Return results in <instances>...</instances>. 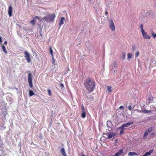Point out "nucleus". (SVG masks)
<instances>
[{"instance_id":"nucleus-31","label":"nucleus","mask_w":156,"mask_h":156,"mask_svg":"<svg viewBox=\"0 0 156 156\" xmlns=\"http://www.w3.org/2000/svg\"><path fill=\"white\" fill-rule=\"evenodd\" d=\"M30 23L32 24L33 25H34L35 24V23L34 22V20H32L30 22Z\"/></svg>"},{"instance_id":"nucleus-7","label":"nucleus","mask_w":156,"mask_h":156,"mask_svg":"<svg viewBox=\"0 0 156 156\" xmlns=\"http://www.w3.org/2000/svg\"><path fill=\"white\" fill-rule=\"evenodd\" d=\"M109 26L111 30L112 31L115 30V27L112 20H111L110 21Z\"/></svg>"},{"instance_id":"nucleus-43","label":"nucleus","mask_w":156,"mask_h":156,"mask_svg":"<svg viewBox=\"0 0 156 156\" xmlns=\"http://www.w3.org/2000/svg\"><path fill=\"white\" fill-rule=\"evenodd\" d=\"M113 156H115V155H113Z\"/></svg>"},{"instance_id":"nucleus-21","label":"nucleus","mask_w":156,"mask_h":156,"mask_svg":"<svg viewBox=\"0 0 156 156\" xmlns=\"http://www.w3.org/2000/svg\"><path fill=\"white\" fill-rule=\"evenodd\" d=\"M153 128L152 127H151L149 128L146 131L148 133H150L153 130Z\"/></svg>"},{"instance_id":"nucleus-42","label":"nucleus","mask_w":156,"mask_h":156,"mask_svg":"<svg viewBox=\"0 0 156 156\" xmlns=\"http://www.w3.org/2000/svg\"><path fill=\"white\" fill-rule=\"evenodd\" d=\"M81 156H85V155H82Z\"/></svg>"},{"instance_id":"nucleus-8","label":"nucleus","mask_w":156,"mask_h":156,"mask_svg":"<svg viewBox=\"0 0 156 156\" xmlns=\"http://www.w3.org/2000/svg\"><path fill=\"white\" fill-rule=\"evenodd\" d=\"M8 13L10 17L12 16V8L11 5H9L8 8Z\"/></svg>"},{"instance_id":"nucleus-3","label":"nucleus","mask_w":156,"mask_h":156,"mask_svg":"<svg viewBox=\"0 0 156 156\" xmlns=\"http://www.w3.org/2000/svg\"><path fill=\"white\" fill-rule=\"evenodd\" d=\"M28 76V81L29 84V86L30 88H33V85L32 81V75L31 73H29Z\"/></svg>"},{"instance_id":"nucleus-36","label":"nucleus","mask_w":156,"mask_h":156,"mask_svg":"<svg viewBox=\"0 0 156 156\" xmlns=\"http://www.w3.org/2000/svg\"><path fill=\"white\" fill-rule=\"evenodd\" d=\"M119 108L120 109H122V110H123L124 109V107L122 106H120Z\"/></svg>"},{"instance_id":"nucleus-11","label":"nucleus","mask_w":156,"mask_h":156,"mask_svg":"<svg viewBox=\"0 0 156 156\" xmlns=\"http://www.w3.org/2000/svg\"><path fill=\"white\" fill-rule=\"evenodd\" d=\"M153 150H150L149 151L146 152L142 156H148L150 155L151 153L153 152Z\"/></svg>"},{"instance_id":"nucleus-30","label":"nucleus","mask_w":156,"mask_h":156,"mask_svg":"<svg viewBox=\"0 0 156 156\" xmlns=\"http://www.w3.org/2000/svg\"><path fill=\"white\" fill-rule=\"evenodd\" d=\"M81 110L82 112L85 111L84 107L83 105L81 106Z\"/></svg>"},{"instance_id":"nucleus-9","label":"nucleus","mask_w":156,"mask_h":156,"mask_svg":"<svg viewBox=\"0 0 156 156\" xmlns=\"http://www.w3.org/2000/svg\"><path fill=\"white\" fill-rule=\"evenodd\" d=\"M66 20L63 17H62L59 21V25L60 27L64 23V22Z\"/></svg>"},{"instance_id":"nucleus-29","label":"nucleus","mask_w":156,"mask_h":156,"mask_svg":"<svg viewBox=\"0 0 156 156\" xmlns=\"http://www.w3.org/2000/svg\"><path fill=\"white\" fill-rule=\"evenodd\" d=\"M151 35L152 37L154 38H155L156 37V34H155L154 33H151Z\"/></svg>"},{"instance_id":"nucleus-10","label":"nucleus","mask_w":156,"mask_h":156,"mask_svg":"<svg viewBox=\"0 0 156 156\" xmlns=\"http://www.w3.org/2000/svg\"><path fill=\"white\" fill-rule=\"evenodd\" d=\"M116 135V133H115L109 132L108 134V137L110 139L112 137L115 136Z\"/></svg>"},{"instance_id":"nucleus-2","label":"nucleus","mask_w":156,"mask_h":156,"mask_svg":"<svg viewBox=\"0 0 156 156\" xmlns=\"http://www.w3.org/2000/svg\"><path fill=\"white\" fill-rule=\"evenodd\" d=\"M55 16V13L49 14L42 17V19L47 23H52L54 21Z\"/></svg>"},{"instance_id":"nucleus-19","label":"nucleus","mask_w":156,"mask_h":156,"mask_svg":"<svg viewBox=\"0 0 156 156\" xmlns=\"http://www.w3.org/2000/svg\"><path fill=\"white\" fill-rule=\"evenodd\" d=\"M148 133L146 131L145 132L143 136V138L144 139H145V138L148 135Z\"/></svg>"},{"instance_id":"nucleus-39","label":"nucleus","mask_w":156,"mask_h":156,"mask_svg":"<svg viewBox=\"0 0 156 156\" xmlns=\"http://www.w3.org/2000/svg\"><path fill=\"white\" fill-rule=\"evenodd\" d=\"M7 41H5L4 42V44L5 45H7Z\"/></svg>"},{"instance_id":"nucleus-17","label":"nucleus","mask_w":156,"mask_h":156,"mask_svg":"<svg viewBox=\"0 0 156 156\" xmlns=\"http://www.w3.org/2000/svg\"><path fill=\"white\" fill-rule=\"evenodd\" d=\"M34 94L32 90H30L29 91V95L30 97L34 95Z\"/></svg>"},{"instance_id":"nucleus-41","label":"nucleus","mask_w":156,"mask_h":156,"mask_svg":"<svg viewBox=\"0 0 156 156\" xmlns=\"http://www.w3.org/2000/svg\"><path fill=\"white\" fill-rule=\"evenodd\" d=\"M33 20H34V22L35 23V22H36V21H35V20L34 19H34L33 18Z\"/></svg>"},{"instance_id":"nucleus-12","label":"nucleus","mask_w":156,"mask_h":156,"mask_svg":"<svg viewBox=\"0 0 156 156\" xmlns=\"http://www.w3.org/2000/svg\"><path fill=\"white\" fill-rule=\"evenodd\" d=\"M153 99V97L152 96H150L148 98V100L146 101L147 104H149L150 102H151Z\"/></svg>"},{"instance_id":"nucleus-23","label":"nucleus","mask_w":156,"mask_h":156,"mask_svg":"<svg viewBox=\"0 0 156 156\" xmlns=\"http://www.w3.org/2000/svg\"><path fill=\"white\" fill-rule=\"evenodd\" d=\"M108 90V91L111 92L112 91V87L109 86H107Z\"/></svg>"},{"instance_id":"nucleus-32","label":"nucleus","mask_w":156,"mask_h":156,"mask_svg":"<svg viewBox=\"0 0 156 156\" xmlns=\"http://www.w3.org/2000/svg\"><path fill=\"white\" fill-rule=\"evenodd\" d=\"M123 59L124 60L125 58V53H123L122 54Z\"/></svg>"},{"instance_id":"nucleus-34","label":"nucleus","mask_w":156,"mask_h":156,"mask_svg":"<svg viewBox=\"0 0 156 156\" xmlns=\"http://www.w3.org/2000/svg\"><path fill=\"white\" fill-rule=\"evenodd\" d=\"M139 52L138 51H137L136 52V57H138L139 55Z\"/></svg>"},{"instance_id":"nucleus-1","label":"nucleus","mask_w":156,"mask_h":156,"mask_svg":"<svg viewBox=\"0 0 156 156\" xmlns=\"http://www.w3.org/2000/svg\"><path fill=\"white\" fill-rule=\"evenodd\" d=\"M84 85L89 93L92 92L95 87L94 81L89 78L86 79L84 82Z\"/></svg>"},{"instance_id":"nucleus-40","label":"nucleus","mask_w":156,"mask_h":156,"mask_svg":"<svg viewBox=\"0 0 156 156\" xmlns=\"http://www.w3.org/2000/svg\"><path fill=\"white\" fill-rule=\"evenodd\" d=\"M105 14L106 15H108V12L107 11H106Z\"/></svg>"},{"instance_id":"nucleus-20","label":"nucleus","mask_w":156,"mask_h":156,"mask_svg":"<svg viewBox=\"0 0 156 156\" xmlns=\"http://www.w3.org/2000/svg\"><path fill=\"white\" fill-rule=\"evenodd\" d=\"M55 60L53 56H52V59H51V62L52 63L53 65H55Z\"/></svg>"},{"instance_id":"nucleus-6","label":"nucleus","mask_w":156,"mask_h":156,"mask_svg":"<svg viewBox=\"0 0 156 156\" xmlns=\"http://www.w3.org/2000/svg\"><path fill=\"white\" fill-rule=\"evenodd\" d=\"M127 127V123L122 124L121 126L118 128V129L121 130L120 132L121 134H123L124 130V127Z\"/></svg>"},{"instance_id":"nucleus-5","label":"nucleus","mask_w":156,"mask_h":156,"mask_svg":"<svg viewBox=\"0 0 156 156\" xmlns=\"http://www.w3.org/2000/svg\"><path fill=\"white\" fill-rule=\"evenodd\" d=\"M143 37L145 39H150L151 36L145 30L141 32Z\"/></svg>"},{"instance_id":"nucleus-4","label":"nucleus","mask_w":156,"mask_h":156,"mask_svg":"<svg viewBox=\"0 0 156 156\" xmlns=\"http://www.w3.org/2000/svg\"><path fill=\"white\" fill-rule=\"evenodd\" d=\"M24 54L25 59L27 60V62L28 63H30L31 60L30 54L27 51H25Z\"/></svg>"},{"instance_id":"nucleus-15","label":"nucleus","mask_w":156,"mask_h":156,"mask_svg":"<svg viewBox=\"0 0 156 156\" xmlns=\"http://www.w3.org/2000/svg\"><path fill=\"white\" fill-rule=\"evenodd\" d=\"M123 153V150L122 149L119 151V152L116 153L115 155H114L115 156H119L122 153Z\"/></svg>"},{"instance_id":"nucleus-35","label":"nucleus","mask_w":156,"mask_h":156,"mask_svg":"<svg viewBox=\"0 0 156 156\" xmlns=\"http://www.w3.org/2000/svg\"><path fill=\"white\" fill-rule=\"evenodd\" d=\"M143 112L144 113H147L150 112V111L147 110H144L143 111Z\"/></svg>"},{"instance_id":"nucleus-26","label":"nucleus","mask_w":156,"mask_h":156,"mask_svg":"<svg viewBox=\"0 0 156 156\" xmlns=\"http://www.w3.org/2000/svg\"><path fill=\"white\" fill-rule=\"evenodd\" d=\"M50 53L51 55L52 56H53V50H52V48L51 47H50Z\"/></svg>"},{"instance_id":"nucleus-22","label":"nucleus","mask_w":156,"mask_h":156,"mask_svg":"<svg viewBox=\"0 0 156 156\" xmlns=\"http://www.w3.org/2000/svg\"><path fill=\"white\" fill-rule=\"evenodd\" d=\"M134 107V106L133 105H130L128 107V109L130 111H132L133 110Z\"/></svg>"},{"instance_id":"nucleus-24","label":"nucleus","mask_w":156,"mask_h":156,"mask_svg":"<svg viewBox=\"0 0 156 156\" xmlns=\"http://www.w3.org/2000/svg\"><path fill=\"white\" fill-rule=\"evenodd\" d=\"M140 28L141 32H142L145 30L143 28V26L142 24H141V25L140 26Z\"/></svg>"},{"instance_id":"nucleus-27","label":"nucleus","mask_w":156,"mask_h":156,"mask_svg":"<svg viewBox=\"0 0 156 156\" xmlns=\"http://www.w3.org/2000/svg\"><path fill=\"white\" fill-rule=\"evenodd\" d=\"M132 57V54L129 53L128 55V58L130 59Z\"/></svg>"},{"instance_id":"nucleus-33","label":"nucleus","mask_w":156,"mask_h":156,"mask_svg":"<svg viewBox=\"0 0 156 156\" xmlns=\"http://www.w3.org/2000/svg\"><path fill=\"white\" fill-rule=\"evenodd\" d=\"M133 123V122H130L128 123H127V126H128L130 125H132Z\"/></svg>"},{"instance_id":"nucleus-18","label":"nucleus","mask_w":156,"mask_h":156,"mask_svg":"<svg viewBox=\"0 0 156 156\" xmlns=\"http://www.w3.org/2000/svg\"><path fill=\"white\" fill-rule=\"evenodd\" d=\"M2 48L3 51L5 53H7V51L5 48V46L4 45H2Z\"/></svg>"},{"instance_id":"nucleus-25","label":"nucleus","mask_w":156,"mask_h":156,"mask_svg":"<svg viewBox=\"0 0 156 156\" xmlns=\"http://www.w3.org/2000/svg\"><path fill=\"white\" fill-rule=\"evenodd\" d=\"M33 18L34 19H38L40 21H41L42 20H43L42 19H41L39 18L37 16H36L34 17Z\"/></svg>"},{"instance_id":"nucleus-14","label":"nucleus","mask_w":156,"mask_h":156,"mask_svg":"<svg viewBox=\"0 0 156 156\" xmlns=\"http://www.w3.org/2000/svg\"><path fill=\"white\" fill-rule=\"evenodd\" d=\"M138 154L135 152H130L128 153V156L138 155Z\"/></svg>"},{"instance_id":"nucleus-37","label":"nucleus","mask_w":156,"mask_h":156,"mask_svg":"<svg viewBox=\"0 0 156 156\" xmlns=\"http://www.w3.org/2000/svg\"><path fill=\"white\" fill-rule=\"evenodd\" d=\"M60 87L62 88H63L64 87V85L62 83H61L60 84Z\"/></svg>"},{"instance_id":"nucleus-28","label":"nucleus","mask_w":156,"mask_h":156,"mask_svg":"<svg viewBox=\"0 0 156 156\" xmlns=\"http://www.w3.org/2000/svg\"><path fill=\"white\" fill-rule=\"evenodd\" d=\"M48 94L50 96H51V90L50 89H48Z\"/></svg>"},{"instance_id":"nucleus-38","label":"nucleus","mask_w":156,"mask_h":156,"mask_svg":"<svg viewBox=\"0 0 156 156\" xmlns=\"http://www.w3.org/2000/svg\"><path fill=\"white\" fill-rule=\"evenodd\" d=\"M2 42V38L0 37V43Z\"/></svg>"},{"instance_id":"nucleus-16","label":"nucleus","mask_w":156,"mask_h":156,"mask_svg":"<svg viewBox=\"0 0 156 156\" xmlns=\"http://www.w3.org/2000/svg\"><path fill=\"white\" fill-rule=\"evenodd\" d=\"M81 116L83 118H85L86 116V111L82 112Z\"/></svg>"},{"instance_id":"nucleus-13","label":"nucleus","mask_w":156,"mask_h":156,"mask_svg":"<svg viewBox=\"0 0 156 156\" xmlns=\"http://www.w3.org/2000/svg\"><path fill=\"white\" fill-rule=\"evenodd\" d=\"M60 152L63 156H67L65 150L64 148H61Z\"/></svg>"}]
</instances>
